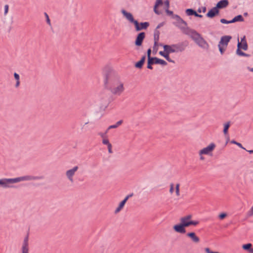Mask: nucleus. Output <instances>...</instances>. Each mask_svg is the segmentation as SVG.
<instances>
[{"mask_svg":"<svg viewBox=\"0 0 253 253\" xmlns=\"http://www.w3.org/2000/svg\"><path fill=\"white\" fill-rule=\"evenodd\" d=\"M102 140L103 144L107 146L109 153L110 154L112 153V146L111 143L110 142L108 138L103 139Z\"/></svg>","mask_w":253,"mask_h":253,"instance_id":"a211bd4d","label":"nucleus"},{"mask_svg":"<svg viewBox=\"0 0 253 253\" xmlns=\"http://www.w3.org/2000/svg\"><path fill=\"white\" fill-rule=\"evenodd\" d=\"M231 143H233V144H236V145H237V146H238L239 147H241V148H243V149H244V148H243V147L242 146V144H241V143H238V142H236V141H234V140H232V141H231Z\"/></svg>","mask_w":253,"mask_h":253,"instance_id":"c9c22d12","label":"nucleus"},{"mask_svg":"<svg viewBox=\"0 0 253 253\" xmlns=\"http://www.w3.org/2000/svg\"><path fill=\"white\" fill-rule=\"evenodd\" d=\"M157 42H158V41L155 40V45H154L155 46H156L157 45Z\"/></svg>","mask_w":253,"mask_h":253,"instance_id":"c03bdc74","label":"nucleus"},{"mask_svg":"<svg viewBox=\"0 0 253 253\" xmlns=\"http://www.w3.org/2000/svg\"><path fill=\"white\" fill-rule=\"evenodd\" d=\"M180 184L179 183L174 184L171 183L170 184L169 192L172 194L174 192H175L176 196L178 197L180 196Z\"/></svg>","mask_w":253,"mask_h":253,"instance_id":"1a4fd4ad","label":"nucleus"},{"mask_svg":"<svg viewBox=\"0 0 253 253\" xmlns=\"http://www.w3.org/2000/svg\"><path fill=\"white\" fill-rule=\"evenodd\" d=\"M220 22L222 23H223V24H229V23H233V22H232V20H231V21H227V20H226V19H221L220 20Z\"/></svg>","mask_w":253,"mask_h":253,"instance_id":"f704fd0d","label":"nucleus"},{"mask_svg":"<svg viewBox=\"0 0 253 253\" xmlns=\"http://www.w3.org/2000/svg\"><path fill=\"white\" fill-rule=\"evenodd\" d=\"M195 13V11L192 9H187L186 10V13L188 15H192Z\"/></svg>","mask_w":253,"mask_h":253,"instance_id":"473e14b6","label":"nucleus"},{"mask_svg":"<svg viewBox=\"0 0 253 253\" xmlns=\"http://www.w3.org/2000/svg\"><path fill=\"white\" fill-rule=\"evenodd\" d=\"M186 228L181 222L180 223L175 224L173 226L174 231L180 234H185L186 233Z\"/></svg>","mask_w":253,"mask_h":253,"instance_id":"9b49d317","label":"nucleus"},{"mask_svg":"<svg viewBox=\"0 0 253 253\" xmlns=\"http://www.w3.org/2000/svg\"><path fill=\"white\" fill-rule=\"evenodd\" d=\"M231 39V37L230 36H225L221 37L218 45L221 54H222L225 52Z\"/></svg>","mask_w":253,"mask_h":253,"instance_id":"423d86ee","label":"nucleus"},{"mask_svg":"<svg viewBox=\"0 0 253 253\" xmlns=\"http://www.w3.org/2000/svg\"><path fill=\"white\" fill-rule=\"evenodd\" d=\"M244 20L242 15H238L235 17L232 20V22L233 23L237 22V21H243Z\"/></svg>","mask_w":253,"mask_h":253,"instance_id":"7c9ffc66","label":"nucleus"},{"mask_svg":"<svg viewBox=\"0 0 253 253\" xmlns=\"http://www.w3.org/2000/svg\"><path fill=\"white\" fill-rule=\"evenodd\" d=\"M22 253H29V243H28V236H27L25 237L22 245Z\"/></svg>","mask_w":253,"mask_h":253,"instance_id":"ddd939ff","label":"nucleus"},{"mask_svg":"<svg viewBox=\"0 0 253 253\" xmlns=\"http://www.w3.org/2000/svg\"><path fill=\"white\" fill-rule=\"evenodd\" d=\"M202 11L203 12V9H200V8H199V9L198 10V12H200H200H201Z\"/></svg>","mask_w":253,"mask_h":253,"instance_id":"a18cd8bd","label":"nucleus"},{"mask_svg":"<svg viewBox=\"0 0 253 253\" xmlns=\"http://www.w3.org/2000/svg\"><path fill=\"white\" fill-rule=\"evenodd\" d=\"M151 59L152 60L153 64H160L163 66H165L167 64V62L164 60L156 57L152 58Z\"/></svg>","mask_w":253,"mask_h":253,"instance_id":"aec40b11","label":"nucleus"},{"mask_svg":"<svg viewBox=\"0 0 253 253\" xmlns=\"http://www.w3.org/2000/svg\"><path fill=\"white\" fill-rule=\"evenodd\" d=\"M45 15L46 18V21H47V23L49 25H50V20H49V17H48V15L46 13H45Z\"/></svg>","mask_w":253,"mask_h":253,"instance_id":"58836bf2","label":"nucleus"},{"mask_svg":"<svg viewBox=\"0 0 253 253\" xmlns=\"http://www.w3.org/2000/svg\"><path fill=\"white\" fill-rule=\"evenodd\" d=\"M134 25L135 26L136 30L138 31L141 30L146 29L148 27L149 24L148 22H146L139 23L136 21V22H135Z\"/></svg>","mask_w":253,"mask_h":253,"instance_id":"f8f14e48","label":"nucleus"},{"mask_svg":"<svg viewBox=\"0 0 253 253\" xmlns=\"http://www.w3.org/2000/svg\"><path fill=\"white\" fill-rule=\"evenodd\" d=\"M186 236L191 239V240L195 243L200 242V239L194 232H188L186 234Z\"/></svg>","mask_w":253,"mask_h":253,"instance_id":"f3484780","label":"nucleus"},{"mask_svg":"<svg viewBox=\"0 0 253 253\" xmlns=\"http://www.w3.org/2000/svg\"><path fill=\"white\" fill-rule=\"evenodd\" d=\"M151 53V49H149L147 51V55H148V60H149V59H152L153 58V57H150Z\"/></svg>","mask_w":253,"mask_h":253,"instance_id":"4c0bfd02","label":"nucleus"},{"mask_svg":"<svg viewBox=\"0 0 253 253\" xmlns=\"http://www.w3.org/2000/svg\"><path fill=\"white\" fill-rule=\"evenodd\" d=\"M230 126V122H227L224 124V129L223 132L224 134H227L228 133V129Z\"/></svg>","mask_w":253,"mask_h":253,"instance_id":"bb28decb","label":"nucleus"},{"mask_svg":"<svg viewBox=\"0 0 253 253\" xmlns=\"http://www.w3.org/2000/svg\"><path fill=\"white\" fill-rule=\"evenodd\" d=\"M14 77L16 81L15 87H18L20 85V76L18 74H17L16 73H15L14 74Z\"/></svg>","mask_w":253,"mask_h":253,"instance_id":"cd10ccee","label":"nucleus"},{"mask_svg":"<svg viewBox=\"0 0 253 253\" xmlns=\"http://www.w3.org/2000/svg\"><path fill=\"white\" fill-rule=\"evenodd\" d=\"M164 4L166 6V8H169V0H165V2H164Z\"/></svg>","mask_w":253,"mask_h":253,"instance_id":"e433bc0d","label":"nucleus"},{"mask_svg":"<svg viewBox=\"0 0 253 253\" xmlns=\"http://www.w3.org/2000/svg\"><path fill=\"white\" fill-rule=\"evenodd\" d=\"M122 123H123L122 121H119L115 125L110 126L107 129L108 131L110 129L115 128L118 127L119 126H120L122 124Z\"/></svg>","mask_w":253,"mask_h":253,"instance_id":"c85d7f7f","label":"nucleus"},{"mask_svg":"<svg viewBox=\"0 0 253 253\" xmlns=\"http://www.w3.org/2000/svg\"><path fill=\"white\" fill-rule=\"evenodd\" d=\"M164 49L167 52L168 55L173 52H178L182 51L184 49V47L181 44H172L171 45H165Z\"/></svg>","mask_w":253,"mask_h":253,"instance_id":"0eeeda50","label":"nucleus"},{"mask_svg":"<svg viewBox=\"0 0 253 253\" xmlns=\"http://www.w3.org/2000/svg\"><path fill=\"white\" fill-rule=\"evenodd\" d=\"M241 49L244 50H246L248 49V44L246 40L245 36H243V37L241 38V42H239V40H238L237 53L239 55L247 56L246 54L241 51Z\"/></svg>","mask_w":253,"mask_h":253,"instance_id":"6e6552de","label":"nucleus"},{"mask_svg":"<svg viewBox=\"0 0 253 253\" xmlns=\"http://www.w3.org/2000/svg\"><path fill=\"white\" fill-rule=\"evenodd\" d=\"M248 69L250 71L253 72V68H248Z\"/></svg>","mask_w":253,"mask_h":253,"instance_id":"49530a36","label":"nucleus"},{"mask_svg":"<svg viewBox=\"0 0 253 253\" xmlns=\"http://www.w3.org/2000/svg\"><path fill=\"white\" fill-rule=\"evenodd\" d=\"M228 4V2L227 0H222L218 2L216 5V7L217 9L222 8L226 7Z\"/></svg>","mask_w":253,"mask_h":253,"instance_id":"4be33fe9","label":"nucleus"},{"mask_svg":"<svg viewBox=\"0 0 253 253\" xmlns=\"http://www.w3.org/2000/svg\"><path fill=\"white\" fill-rule=\"evenodd\" d=\"M122 13L128 21H129L130 23H133L134 24L135 22H136V20L134 19L133 15L131 14V13L127 12L125 10H122Z\"/></svg>","mask_w":253,"mask_h":253,"instance_id":"2eb2a0df","label":"nucleus"},{"mask_svg":"<svg viewBox=\"0 0 253 253\" xmlns=\"http://www.w3.org/2000/svg\"><path fill=\"white\" fill-rule=\"evenodd\" d=\"M145 60V57L143 56L139 61L136 63L135 67L138 68H141L144 63Z\"/></svg>","mask_w":253,"mask_h":253,"instance_id":"393cba45","label":"nucleus"},{"mask_svg":"<svg viewBox=\"0 0 253 253\" xmlns=\"http://www.w3.org/2000/svg\"><path fill=\"white\" fill-rule=\"evenodd\" d=\"M132 196V194L127 195L124 200H123L119 204V206L116 208L115 212V213H117L119 212L124 208L125 204L126 203V201L128 200V199Z\"/></svg>","mask_w":253,"mask_h":253,"instance_id":"4468645a","label":"nucleus"},{"mask_svg":"<svg viewBox=\"0 0 253 253\" xmlns=\"http://www.w3.org/2000/svg\"><path fill=\"white\" fill-rule=\"evenodd\" d=\"M33 179L34 178L30 176H24L15 178H3L0 179V185L3 188H9L12 187L11 184L13 183Z\"/></svg>","mask_w":253,"mask_h":253,"instance_id":"f03ea898","label":"nucleus"},{"mask_svg":"<svg viewBox=\"0 0 253 253\" xmlns=\"http://www.w3.org/2000/svg\"><path fill=\"white\" fill-rule=\"evenodd\" d=\"M107 87L113 95L117 96H120L125 90L124 83L119 78L112 80Z\"/></svg>","mask_w":253,"mask_h":253,"instance_id":"f257e3e1","label":"nucleus"},{"mask_svg":"<svg viewBox=\"0 0 253 253\" xmlns=\"http://www.w3.org/2000/svg\"><path fill=\"white\" fill-rule=\"evenodd\" d=\"M249 152H250V153H253V150L249 151Z\"/></svg>","mask_w":253,"mask_h":253,"instance_id":"09e8293b","label":"nucleus"},{"mask_svg":"<svg viewBox=\"0 0 253 253\" xmlns=\"http://www.w3.org/2000/svg\"><path fill=\"white\" fill-rule=\"evenodd\" d=\"M202 9H203V12H205L206 11V8L205 7H202Z\"/></svg>","mask_w":253,"mask_h":253,"instance_id":"79ce46f5","label":"nucleus"},{"mask_svg":"<svg viewBox=\"0 0 253 253\" xmlns=\"http://www.w3.org/2000/svg\"><path fill=\"white\" fill-rule=\"evenodd\" d=\"M145 37V34L144 32L139 33L136 38L135 43L137 46H140Z\"/></svg>","mask_w":253,"mask_h":253,"instance_id":"dca6fc26","label":"nucleus"},{"mask_svg":"<svg viewBox=\"0 0 253 253\" xmlns=\"http://www.w3.org/2000/svg\"><path fill=\"white\" fill-rule=\"evenodd\" d=\"M78 169L79 168L78 166H75L66 171V175L71 182H73V176L75 175Z\"/></svg>","mask_w":253,"mask_h":253,"instance_id":"9d476101","label":"nucleus"},{"mask_svg":"<svg viewBox=\"0 0 253 253\" xmlns=\"http://www.w3.org/2000/svg\"><path fill=\"white\" fill-rule=\"evenodd\" d=\"M108 130L107 129L106 131L105 132H99L98 133V134L100 136V137H101L102 138V140H103V139H105L106 138H108V136H107V133H108Z\"/></svg>","mask_w":253,"mask_h":253,"instance_id":"2f4dec72","label":"nucleus"},{"mask_svg":"<svg viewBox=\"0 0 253 253\" xmlns=\"http://www.w3.org/2000/svg\"><path fill=\"white\" fill-rule=\"evenodd\" d=\"M8 10V5H5L4 6V13H5V14H6L7 13Z\"/></svg>","mask_w":253,"mask_h":253,"instance_id":"ea45409f","label":"nucleus"},{"mask_svg":"<svg viewBox=\"0 0 253 253\" xmlns=\"http://www.w3.org/2000/svg\"><path fill=\"white\" fill-rule=\"evenodd\" d=\"M252 244L248 243L244 244L242 246V248L244 250L248 251L249 253H253V248H252Z\"/></svg>","mask_w":253,"mask_h":253,"instance_id":"412c9836","label":"nucleus"},{"mask_svg":"<svg viewBox=\"0 0 253 253\" xmlns=\"http://www.w3.org/2000/svg\"><path fill=\"white\" fill-rule=\"evenodd\" d=\"M197 17L201 18L203 17V16L202 15L198 14V16Z\"/></svg>","mask_w":253,"mask_h":253,"instance_id":"de8ad7c7","label":"nucleus"},{"mask_svg":"<svg viewBox=\"0 0 253 253\" xmlns=\"http://www.w3.org/2000/svg\"><path fill=\"white\" fill-rule=\"evenodd\" d=\"M162 3H163L162 0H157V1L156 2V3H155V6H154V11H155V12L156 14H160V12L157 10V7L159 5L162 4Z\"/></svg>","mask_w":253,"mask_h":253,"instance_id":"b1692460","label":"nucleus"},{"mask_svg":"<svg viewBox=\"0 0 253 253\" xmlns=\"http://www.w3.org/2000/svg\"><path fill=\"white\" fill-rule=\"evenodd\" d=\"M215 147L216 145L214 143H211L207 147L200 150L198 153L200 156V159L202 161L204 160L205 159L204 155L211 156Z\"/></svg>","mask_w":253,"mask_h":253,"instance_id":"39448f33","label":"nucleus"},{"mask_svg":"<svg viewBox=\"0 0 253 253\" xmlns=\"http://www.w3.org/2000/svg\"><path fill=\"white\" fill-rule=\"evenodd\" d=\"M159 54L164 57L169 62L174 63V61L169 58L167 52L165 50L163 51H160Z\"/></svg>","mask_w":253,"mask_h":253,"instance_id":"5701e85b","label":"nucleus"},{"mask_svg":"<svg viewBox=\"0 0 253 253\" xmlns=\"http://www.w3.org/2000/svg\"><path fill=\"white\" fill-rule=\"evenodd\" d=\"M152 64H154L153 62L152 61V60L151 59H149V60H148V61L147 68L148 69H152Z\"/></svg>","mask_w":253,"mask_h":253,"instance_id":"72a5a7b5","label":"nucleus"},{"mask_svg":"<svg viewBox=\"0 0 253 253\" xmlns=\"http://www.w3.org/2000/svg\"><path fill=\"white\" fill-rule=\"evenodd\" d=\"M193 215L191 214H188L182 216L180 218V221L186 227L189 226H196L200 222L197 220H193Z\"/></svg>","mask_w":253,"mask_h":253,"instance_id":"20e7f679","label":"nucleus"},{"mask_svg":"<svg viewBox=\"0 0 253 253\" xmlns=\"http://www.w3.org/2000/svg\"><path fill=\"white\" fill-rule=\"evenodd\" d=\"M188 34L200 46L205 49H208L209 48V46L208 43L197 32L194 30H191L189 32Z\"/></svg>","mask_w":253,"mask_h":253,"instance_id":"7ed1b4c3","label":"nucleus"},{"mask_svg":"<svg viewBox=\"0 0 253 253\" xmlns=\"http://www.w3.org/2000/svg\"><path fill=\"white\" fill-rule=\"evenodd\" d=\"M166 12L167 13V15L169 16H172L173 18H176L177 19H180V17L176 15H173V12L171 11H170L169 10V8H166Z\"/></svg>","mask_w":253,"mask_h":253,"instance_id":"a878e982","label":"nucleus"},{"mask_svg":"<svg viewBox=\"0 0 253 253\" xmlns=\"http://www.w3.org/2000/svg\"><path fill=\"white\" fill-rule=\"evenodd\" d=\"M198 14L195 11V13L193 14L194 15H195L196 17H197L198 16Z\"/></svg>","mask_w":253,"mask_h":253,"instance_id":"37998d69","label":"nucleus"},{"mask_svg":"<svg viewBox=\"0 0 253 253\" xmlns=\"http://www.w3.org/2000/svg\"><path fill=\"white\" fill-rule=\"evenodd\" d=\"M228 214L227 213L225 212H221L219 214L218 218L219 220H223L228 216Z\"/></svg>","mask_w":253,"mask_h":253,"instance_id":"c756f323","label":"nucleus"},{"mask_svg":"<svg viewBox=\"0 0 253 253\" xmlns=\"http://www.w3.org/2000/svg\"><path fill=\"white\" fill-rule=\"evenodd\" d=\"M219 12L218 9H217V7H215L211 9L208 13L207 14V16L208 17L212 18L216 14H217Z\"/></svg>","mask_w":253,"mask_h":253,"instance_id":"6ab92c4d","label":"nucleus"},{"mask_svg":"<svg viewBox=\"0 0 253 253\" xmlns=\"http://www.w3.org/2000/svg\"><path fill=\"white\" fill-rule=\"evenodd\" d=\"M249 215L250 216L253 215V206L252 207L250 211H249Z\"/></svg>","mask_w":253,"mask_h":253,"instance_id":"a19ab883","label":"nucleus"}]
</instances>
